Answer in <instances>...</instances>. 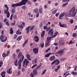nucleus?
Returning <instances> with one entry per match:
<instances>
[{
	"mask_svg": "<svg viewBox=\"0 0 77 77\" xmlns=\"http://www.w3.org/2000/svg\"><path fill=\"white\" fill-rule=\"evenodd\" d=\"M31 56L27 54L26 55V59H25L23 61V66L26 68L27 66V65L29 63V61H31V59H30Z\"/></svg>",
	"mask_w": 77,
	"mask_h": 77,
	"instance_id": "1",
	"label": "nucleus"
},
{
	"mask_svg": "<svg viewBox=\"0 0 77 77\" xmlns=\"http://www.w3.org/2000/svg\"><path fill=\"white\" fill-rule=\"evenodd\" d=\"M28 0H22V1L19 3L16 4H13L12 5V7H17V6H22L26 5Z\"/></svg>",
	"mask_w": 77,
	"mask_h": 77,
	"instance_id": "2",
	"label": "nucleus"
},
{
	"mask_svg": "<svg viewBox=\"0 0 77 77\" xmlns=\"http://www.w3.org/2000/svg\"><path fill=\"white\" fill-rule=\"evenodd\" d=\"M66 50V48H63L62 49L56 52L55 53V56L58 57H60L62 55H63V53Z\"/></svg>",
	"mask_w": 77,
	"mask_h": 77,
	"instance_id": "3",
	"label": "nucleus"
},
{
	"mask_svg": "<svg viewBox=\"0 0 77 77\" xmlns=\"http://www.w3.org/2000/svg\"><path fill=\"white\" fill-rule=\"evenodd\" d=\"M77 9H76L75 12V14H73L72 13V11L71 9L69 11V13H68V15L67 16V17H69V16H71L72 17H74L75 16V15L77 12Z\"/></svg>",
	"mask_w": 77,
	"mask_h": 77,
	"instance_id": "4",
	"label": "nucleus"
},
{
	"mask_svg": "<svg viewBox=\"0 0 77 77\" xmlns=\"http://www.w3.org/2000/svg\"><path fill=\"white\" fill-rule=\"evenodd\" d=\"M0 40L2 42H5L7 40V37L4 35H1L0 36Z\"/></svg>",
	"mask_w": 77,
	"mask_h": 77,
	"instance_id": "5",
	"label": "nucleus"
},
{
	"mask_svg": "<svg viewBox=\"0 0 77 77\" xmlns=\"http://www.w3.org/2000/svg\"><path fill=\"white\" fill-rule=\"evenodd\" d=\"M33 28H34V26H29L28 27L26 28V30H27L26 31V32L27 33H29V31H32L33 29Z\"/></svg>",
	"mask_w": 77,
	"mask_h": 77,
	"instance_id": "6",
	"label": "nucleus"
},
{
	"mask_svg": "<svg viewBox=\"0 0 77 77\" xmlns=\"http://www.w3.org/2000/svg\"><path fill=\"white\" fill-rule=\"evenodd\" d=\"M54 33V32H53V29H51L49 31H48V35H50V36L52 38V37L53 35V34Z\"/></svg>",
	"mask_w": 77,
	"mask_h": 77,
	"instance_id": "7",
	"label": "nucleus"
},
{
	"mask_svg": "<svg viewBox=\"0 0 77 77\" xmlns=\"http://www.w3.org/2000/svg\"><path fill=\"white\" fill-rule=\"evenodd\" d=\"M54 63H55V65H57L59 63V61L57 59L56 60L52 63L51 65H53Z\"/></svg>",
	"mask_w": 77,
	"mask_h": 77,
	"instance_id": "8",
	"label": "nucleus"
},
{
	"mask_svg": "<svg viewBox=\"0 0 77 77\" xmlns=\"http://www.w3.org/2000/svg\"><path fill=\"white\" fill-rule=\"evenodd\" d=\"M18 58H20L21 57H22V59H24V56L23 55V54H22V53L20 52L18 54Z\"/></svg>",
	"mask_w": 77,
	"mask_h": 77,
	"instance_id": "9",
	"label": "nucleus"
},
{
	"mask_svg": "<svg viewBox=\"0 0 77 77\" xmlns=\"http://www.w3.org/2000/svg\"><path fill=\"white\" fill-rule=\"evenodd\" d=\"M59 44L61 45H64L65 44V41L64 40H61L59 41Z\"/></svg>",
	"mask_w": 77,
	"mask_h": 77,
	"instance_id": "10",
	"label": "nucleus"
},
{
	"mask_svg": "<svg viewBox=\"0 0 77 77\" xmlns=\"http://www.w3.org/2000/svg\"><path fill=\"white\" fill-rule=\"evenodd\" d=\"M21 60H19V62L18 63V65H19V66L18 67V69H21Z\"/></svg>",
	"mask_w": 77,
	"mask_h": 77,
	"instance_id": "11",
	"label": "nucleus"
},
{
	"mask_svg": "<svg viewBox=\"0 0 77 77\" xmlns=\"http://www.w3.org/2000/svg\"><path fill=\"white\" fill-rule=\"evenodd\" d=\"M59 25L60 26V27H64L65 28V27L67 26L66 24H62L60 22L59 23Z\"/></svg>",
	"mask_w": 77,
	"mask_h": 77,
	"instance_id": "12",
	"label": "nucleus"
},
{
	"mask_svg": "<svg viewBox=\"0 0 77 77\" xmlns=\"http://www.w3.org/2000/svg\"><path fill=\"white\" fill-rule=\"evenodd\" d=\"M38 71L36 69H34L33 72V73L34 75H37L38 74V72H37Z\"/></svg>",
	"mask_w": 77,
	"mask_h": 77,
	"instance_id": "13",
	"label": "nucleus"
},
{
	"mask_svg": "<svg viewBox=\"0 0 77 77\" xmlns=\"http://www.w3.org/2000/svg\"><path fill=\"white\" fill-rule=\"evenodd\" d=\"M33 52L35 53V54H36V53H38V49L37 48H33L32 50Z\"/></svg>",
	"mask_w": 77,
	"mask_h": 77,
	"instance_id": "14",
	"label": "nucleus"
},
{
	"mask_svg": "<svg viewBox=\"0 0 77 77\" xmlns=\"http://www.w3.org/2000/svg\"><path fill=\"white\" fill-rule=\"evenodd\" d=\"M35 42H39V38L37 36H35Z\"/></svg>",
	"mask_w": 77,
	"mask_h": 77,
	"instance_id": "15",
	"label": "nucleus"
},
{
	"mask_svg": "<svg viewBox=\"0 0 77 77\" xmlns=\"http://www.w3.org/2000/svg\"><path fill=\"white\" fill-rule=\"evenodd\" d=\"M49 59L51 61H53V60H54L55 59V56H53L51 57Z\"/></svg>",
	"mask_w": 77,
	"mask_h": 77,
	"instance_id": "16",
	"label": "nucleus"
},
{
	"mask_svg": "<svg viewBox=\"0 0 77 77\" xmlns=\"http://www.w3.org/2000/svg\"><path fill=\"white\" fill-rule=\"evenodd\" d=\"M65 15V13L63 12V13L61 14L60 15L59 19L61 20L62 19V17H63V16Z\"/></svg>",
	"mask_w": 77,
	"mask_h": 77,
	"instance_id": "17",
	"label": "nucleus"
},
{
	"mask_svg": "<svg viewBox=\"0 0 77 77\" xmlns=\"http://www.w3.org/2000/svg\"><path fill=\"white\" fill-rule=\"evenodd\" d=\"M5 74H6V72L5 71H3L1 72V75L2 77H5Z\"/></svg>",
	"mask_w": 77,
	"mask_h": 77,
	"instance_id": "18",
	"label": "nucleus"
},
{
	"mask_svg": "<svg viewBox=\"0 0 77 77\" xmlns=\"http://www.w3.org/2000/svg\"><path fill=\"white\" fill-rule=\"evenodd\" d=\"M51 54V53L50 52L48 53L47 54L45 55V57H48Z\"/></svg>",
	"mask_w": 77,
	"mask_h": 77,
	"instance_id": "19",
	"label": "nucleus"
},
{
	"mask_svg": "<svg viewBox=\"0 0 77 77\" xmlns=\"http://www.w3.org/2000/svg\"><path fill=\"white\" fill-rule=\"evenodd\" d=\"M58 35V32H55V34H54V35H53L52 36V38H55L56 36L57 35Z\"/></svg>",
	"mask_w": 77,
	"mask_h": 77,
	"instance_id": "20",
	"label": "nucleus"
},
{
	"mask_svg": "<svg viewBox=\"0 0 77 77\" xmlns=\"http://www.w3.org/2000/svg\"><path fill=\"white\" fill-rule=\"evenodd\" d=\"M11 68H10L9 69L7 70L6 72L7 73L9 74H11L12 73V71H11Z\"/></svg>",
	"mask_w": 77,
	"mask_h": 77,
	"instance_id": "21",
	"label": "nucleus"
},
{
	"mask_svg": "<svg viewBox=\"0 0 77 77\" xmlns=\"http://www.w3.org/2000/svg\"><path fill=\"white\" fill-rule=\"evenodd\" d=\"M50 45V42L47 41L45 44V47H48Z\"/></svg>",
	"mask_w": 77,
	"mask_h": 77,
	"instance_id": "22",
	"label": "nucleus"
},
{
	"mask_svg": "<svg viewBox=\"0 0 77 77\" xmlns=\"http://www.w3.org/2000/svg\"><path fill=\"white\" fill-rule=\"evenodd\" d=\"M71 10L72 11V13L73 14H75V13H74V12H75V8L73 7V8H72L71 9Z\"/></svg>",
	"mask_w": 77,
	"mask_h": 77,
	"instance_id": "23",
	"label": "nucleus"
},
{
	"mask_svg": "<svg viewBox=\"0 0 77 77\" xmlns=\"http://www.w3.org/2000/svg\"><path fill=\"white\" fill-rule=\"evenodd\" d=\"M45 35V31L42 32V33L41 34V37H44Z\"/></svg>",
	"mask_w": 77,
	"mask_h": 77,
	"instance_id": "24",
	"label": "nucleus"
},
{
	"mask_svg": "<svg viewBox=\"0 0 77 77\" xmlns=\"http://www.w3.org/2000/svg\"><path fill=\"white\" fill-rule=\"evenodd\" d=\"M45 35V31L42 32V33L41 34V37H44Z\"/></svg>",
	"mask_w": 77,
	"mask_h": 77,
	"instance_id": "25",
	"label": "nucleus"
},
{
	"mask_svg": "<svg viewBox=\"0 0 77 77\" xmlns=\"http://www.w3.org/2000/svg\"><path fill=\"white\" fill-rule=\"evenodd\" d=\"M17 26L18 27H19V28H21V29H23V28H24L23 25V24H22L20 25H17Z\"/></svg>",
	"mask_w": 77,
	"mask_h": 77,
	"instance_id": "26",
	"label": "nucleus"
},
{
	"mask_svg": "<svg viewBox=\"0 0 77 77\" xmlns=\"http://www.w3.org/2000/svg\"><path fill=\"white\" fill-rule=\"evenodd\" d=\"M51 37H48L47 38V40L46 41H48V42H50V41L51 40Z\"/></svg>",
	"mask_w": 77,
	"mask_h": 77,
	"instance_id": "27",
	"label": "nucleus"
},
{
	"mask_svg": "<svg viewBox=\"0 0 77 77\" xmlns=\"http://www.w3.org/2000/svg\"><path fill=\"white\" fill-rule=\"evenodd\" d=\"M5 14H10L9 11H8V10H6L4 11Z\"/></svg>",
	"mask_w": 77,
	"mask_h": 77,
	"instance_id": "28",
	"label": "nucleus"
},
{
	"mask_svg": "<svg viewBox=\"0 0 77 77\" xmlns=\"http://www.w3.org/2000/svg\"><path fill=\"white\" fill-rule=\"evenodd\" d=\"M28 42V39H26L25 41V42L24 43H23V47H24V46H25V44H27V43Z\"/></svg>",
	"mask_w": 77,
	"mask_h": 77,
	"instance_id": "29",
	"label": "nucleus"
},
{
	"mask_svg": "<svg viewBox=\"0 0 77 77\" xmlns=\"http://www.w3.org/2000/svg\"><path fill=\"white\" fill-rule=\"evenodd\" d=\"M22 38V36H19L18 37V38H17V41H20V40H21V39Z\"/></svg>",
	"mask_w": 77,
	"mask_h": 77,
	"instance_id": "30",
	"label": "nucleus"
},
{
	"mask_svg": "<svg viewBox=\"0 0 77 77\" xmlns=\"http://www.w3.org/2000/svg\"><path fill=\"white\" fill-rule=\"evenodd\" d=\"M72 74L73 75H77V73L76 72H74L73 71H72L71 72Z\"/></svg>",
	"mask_w": 77,
	"mask_h": 77,
	"instance_id": "31",
	"label": "nucleus"
},
{
	"mask_svg": "<svg viewBox=\"0 0 77 77\" xmlns=\"http://www.w3.org/2000/svg\"><path fill=\"white\" fill-rule=\"evenodd\" d=\"M16 34L17 35H20V34H21V32H20V29H19V30L17 31Z\"/></svg>",
	"mask_w": 77,
	"mask_h": 77,
	"instance_id": "32",
	"label": "nucleus"
},
{
	"mask_svg": "<svg viewBox=\"0 0 77 77\" xmlns=\"http://www.w3.org/2000/svg\"><path fill=\"white\" fill-rule=\"evenodd\" d=\"M2 56L3 57H7L5 53H3L2 54Z\"/></svg>",
	"mask_w": 77,
	"mask_h": 77,
	"instance_id": "33",
	"label": "nucleus"
},
{
	"mask_svg": "<svg viewBox=\"0 0 77 77\" xmlns=\"http://www.w3.org/2000/svg\"><path fill=\"white\" fill-rule=\"evenodd\" d=\"M11 13L12 14H14L15 12V10L13 8H12L11 10Z\"/></svg>",
	"mask_w": 77,
	"mask_h": 77,
	"instance_id": "34",
	"label": "nucleus"
},
{
	"mask_svg": "<svg viewBox=\"0 0 77 77\" xmlns=\"http://www.w3.org/2000/svg\"><path fill=\"white\" fill-rule=\"evenodd\" d=\"M10 53V51H7L6 53V55L7 56H8L9 55V54Z\"/></svg>",
	"mask_w": 77,
	"mask_h": 77,
	"instance_id": "35",
	"label": "nucleus"
},
{
	"mask_svg": "<svg viewBox=\"0 0 77 77\" xmlns=\"http://www.w3.org/2000/svg\"><path fill=\"white\" fill-rule=\"evenodd\" d=\"M68 2H66V3H65V4H63L62 5L63 7H65L66 5H68Z\"/></svg>",
	"mask_w": 77,
	"mask_h": 77,
	"instance_id": "36",
	"label": "nucleus"
},
{
	"mask_svg": "<svg viewBox=\"0 0 77 77\" xmlns=\"http://www.w3.org/2000/svg\"><path fill=\"white\" fill-rule=\"evenodd\" d=\"M39 12L40 14L42 13V8H40L39 9Z\"/></svg>",
	"mask_w": 77,
	"mask_h": 77,
	"instance_id": "37",
	"label": "nucleus"
},
{
	"mask_svg": "<svg viewBox=\"0 0 77 77\" xmlns=\"http://www.w3.org/2000/svg\"><path fill=\"white\" fill-rule=\"evenodd\" d=\"M5 7L6 8L7 10H9V7H8L7 5L5 4Z\"/></svg>",
	"mask_w": 77,
	"mask_h": 77,
	"instance_id": "38",
	"label": "nucleus"
},
{
	"mask_svg": "<svg viewBox=\"0 0 77 77\" xmlns=\"http://www.w3.org/2000/svg\"><path fill=\"white\" fill-rule=\"evenodd\" d=\"M46 71H47V70H45L44 71H43V72L42 74V75H43L44 74H45V73Z\"/></svg>",
	"mask_w": 77,
	"mask_h": 77,
	"instance_id": "39",
	"label": "nucleus"
},
{
	"mask_svg": "<svg viewBox=\"0 0 77 77\" xmlns=\"http://www.w3.org/2000/svg\"><path fill=\"white\" fill-rule=\"evenodd\" d=\"M10 31V33H11V34H13V30H12V28H11Z\"/></svg>",
	"mask_w": 77,
	"mask_h": 77,
	"instance_id": "40",
	"label": "nucleus"
},
{
	"mask_svg": "<svg viewBox=\"0 0 77 77\" xmlns=\"http://www.w3.org/2000/svg\"><path fill=\"white\" fill-rule=\"evenodd\" d=\"M17 60H16L14 62V65L15 66H18V64H17Z\"/></svg>",
	"mask_w": 77,
	"mask_h": 77,
	"instance_id": "41",
	"label": "nucleus"
},
{
	"mask_svg": "<svg viewBox=\"0 0 77 77\" xmlns=\"http://www.w3.org/2000/svg\"><path fill=\"white\" fill-rule=\"evenodd\" d=\"M38 9H35L34 10V12L35 13H38Z\"/></svg>",
	"mask_w": 77,
	"mask_h": 77,
	"instance_id": "42",
	"label": "nucleus"
},
{
	"mask_svg": "<svg viewBox=\"0 0 77 77\" xmlns=\"http://www.w3.org/2000/svg\"><path fill=\"white\" fill-rule=\"evenodd\" d=\"M30 76L31 77H34V74H33V73L32 72L30 74Z\"/></svg>",
	"mask_w": 77,
	"mask_h": 77,
	"instance_id": "43",
	"label": "nucleus"
},
{
	"mask_svg": "<svg viewBox=\"0 0 77 77\" xmlns=\"http://www.w3.org/2000/svg\"><path fill=\"white\" fill-rule=\"evenodd\" d=\"M74 42H72V41L71 40L69 41V42L68 43V44L70 45V44H74Z\"/></svg>",
	"mask_w": 77,
	"mask_h": 77,
	"instance_id": "44",
	"label": "nucleus"
},
{
	"mask_svg": "<svg viewBox=\"0 0 77 77\" xmlns=\"http://www.w3.org/2000/svg\"><path fill=\"white\" fill-rule=\"evenodd\" d=\"M72 36L73 37H75V36H77V34H76V33H74L72 34Z\"/></svg>",
	"mask_w": 77,
	"mask_h": 77,
	"instance_id": "45",
	"label": "nucleus"
},
{
	"mask_svg": "<svg viewBox=\"0 0 77 77\" xmlns=\"http://www.w3.org/2000/svg\"><path fill=\"white\" fill-rule=\"evenodd\" d=\"M13 57L14 59H15V57H16V55L14 53L13 54Z\"/></svg>",
	"mask_w": 77,
	"mask_h": 77,
	"instance_id": "46",
	"label": "nucleus"
},
{
	"mask_svg": "<svg viewBox=\"0 0 77 77\" xmlns=\"http://www.w3.org/2000/svg\"><path fill=\"white\" fill-rule=\"evenodd\" d=\"M3 65V61H2L0 63V68L2 66V65Z\"/></svg>",
	"mask_w": 77,
	"mask_h": 77,
	"instance_id": "47",
	"label": "nucleus"
},
{
	"mask_svg": "<svg viewBox=\"0 0 77 77\" xmlns=\"http://www.w3.org/2000/svg\"><path fill=\"white\" fill-rule=\"evenodd\" d=\"M70 23H71L72 24V23H74V20H72V19L70 20Z\"/></svg>",
	"mask_w": 77,
	"mask_h": 77,
	"instance_id": "48",
	"label": "nucleus"
},
{
	"mask_svg": "<svg viewBox=\"0 0 77 77\" xmlns=\"http://www.w3.org/2000/svg\"><path fill=\"white\" fill-rule=\"evenodd\" d=\"M34 63H37V58H35L34 60Z\"/></svg>",
	"mask_w": 77,
	"mask_h": 77,
	"instance_id": "49",
	"label": "nucleus"
},
{
	"mask_svg": "<svg viewBox=\"0 0 77 77\" xmlns=\"http://www.w3.org/2000/svg\"><path fill=\"white\" fill-rule=\"evenodd\" d=\"M13 18L14 19H17V18L16 15H14L13 16Z\"/></svg>",
	"mask_w": 77,
	"mask_h": 77,
	"instance_id": "50",
	"label": "nucleus"
},
{
	"mask_svg": "<svg viewBox=\"0 0 77 77\" xmlns=\"http://www.w3.org/2000/svg\"><path fill=\"white\" fill-rule=\"evenodd\" d=\"M44 43H43L42 44H41V47H42V48H43L44 47Z\"/></svg>",
	"mask_w": 77,
	"mask_h": 77,
	"instance_id": "51",
	"label": "nucleus"
},
{
	"mask_svg": "<svg viewBox=\"0 0 77 77\" xmlns=\"http://www.w3.org/2000/svg\"><path fill=\"white\" fill-rule=\"evenodd\" d=\"M20 73H21V72L20 71H18L17 72V75H20Z\"/></svg>",
	"mask_w": 77,
	"mask_h": 77,
	"instance_id": "52",
	"label": "nucleus"
},
{
	"mask_svg": "<svg viewBox=\"0 0 77 77\" xmlns=\"http://www.w3.org/2000/svg\"><path fill=\"white\" fill-rule=\"evenodd\" d=\"M2 27H3V26H2V24L1 22H0V29H1Z\"/></svg>",
	"mask_w": 77,
	"mask_h": 77,
	"instance_id": "53",
	"label": "nucleus"
},
{
	"mask_svg": "<svg viewBox=\"0 0 77 77\" xmlns=\"http://www.w3.org/2000/svg\"><path fill=\"white\" fill-rule=\"evenodd\" d=\"M38 17H39V13L37 12V14H36V17L38 18Z\"/></svg>",
	"mask_w": 77,
	"mask_h": 77,
	"instance_id": "54",
	"label": "nucleus"
},
{
	"mask_svg": "<svg viewBox=\"0 0 77 77\" xmlns=\"http://www.w3.org/2000/svg\"><path fill=\"white\" fill-rule=\"evenodd\" d=\"M10 17V13H9L8 14H7V18H9Z\"/></svg>",
	"mask_w": 77,
	"mask_h": 77,
	"instance_id": "55",
	"label": "nucleus"
},
{
	"mask_svg": "<svg viewBox=\"0 0 77 77\" xmlns=\"http://www.w3.org/2000/svg\"><path fill=\"white\" fill-rule=\"evenodd\" d=\"M17 35L15 34L14 35V39H16V38H17Z\"/></svg>",
	"mask_w": 77,
	"mask_h": 77,
	"instance_id": "56",
	"label": "nucleus"
},
{
	"mask_svg": "<svg viewBox=\"0 0 77 77\" xmlns=\"http://www.w3.org/2000/svg\"><path fill=\"white\" fill-rule=\"evenodd\" d=\"M69 1V0H63V2H68Z\"/></svg>",
	"mask_w": 77,
	"mask_h": 77,
	"instance_id": "57",
	"label": "nucleus"
},
{
	"mask_svg": "<svg viewBox=\"0 0 77 77\" xmlns=\"http://www.w3.org/2000/svg\"><path fill=\"white\" fill-rule=\"evenodd\" d=\"M44 8H45V9H47V8H48L47 5H44Z\"/></svg>",
	"mask_w": 77,
	"mask_h": 77,
	"instance_id": "58",
	"label": "nucleus"
},
{
	"mask_svg": "<svg viewBox=\"0 0 77 77\" xmlns=\"http://www.w3.org/2000/svg\"><path fill=\"white\" fill-rule=\"evenodd\" d=\"M40 67H41V66H40V65L38 66L36 68V69H38V68H40Z\"/></svg>",
	"mask_w": 77,
	"mask_h": 77,
	"instance_id": "59",
	"label": "nucleus"
},
{
	"mask_svg": "<svg viewBox=\"0 0 77 77\" xmlns=\"http://www.w3.org/2000/svg\"><path fill=\"white\" fill-rule=\"evenodd\" d=\"M59 70L57 68H56L55 69V72H57Z\"/></svg>",
	"mask_w": 77,
	"mask_h": 77,
	"instance_id": "60",
	"label": "nucleus"
},
{
	"mask_svg": "<svg viewBox=\"0 0 77 77\" xmlns=\"http://www.w3.org/2000/svg\"><path fill=\"white\" fill-rule=\"evenodd\" d=\"M43 28L44 30H46L47 28V26H44Z\"/></svg>",
	"mask_w": 77,
	"mask_h": 77,
	"instance_id": "61",
	"label": "nucleus"
},
{
	"mask_svg": "<svg viewBox=\"0 0 77 77\" xmlns=\"http://www.w3.org/2000/svg\"><path fill=\"white\" fill-rule=\"evenodd\" d=\"M22 72H24L25 71V69H24V68H22Z\"/></svg>",
	"mask_w": 77,
	"mask_h": 77,
	"instance_id": "62",
	"label": "nucleus"
},
{
	"mask_svg": "<svg viewBox=\"0 0 77 77\" xmlns=\"http://www.w3.org/2000/svg\"><path fill=\"white\" fill-rule=\"evenodd\" d=\"M56 13V10H55L54 11L52 12V14H55Z\"/></svg>",
	"mask_w": 77,
	"mask_h": 77,
	"instance_id": "63",
	"label": "nucleus"
},
{
	"mask_svg": "<svg viewBox=\"0 0 77 77\" xmlns=\"http://www.w3.org/2000/svg\"><path fill=\"white\" fill-rule=\"evenodd\" d=\"M49 50H50V48H48L47 50H46V52H48V51Z\"/></svg>",
	"mask_w": 77,
	"mask_h": 77,
	"instance_id": "64",
	"label": "nucleus"
}]
</instances>
